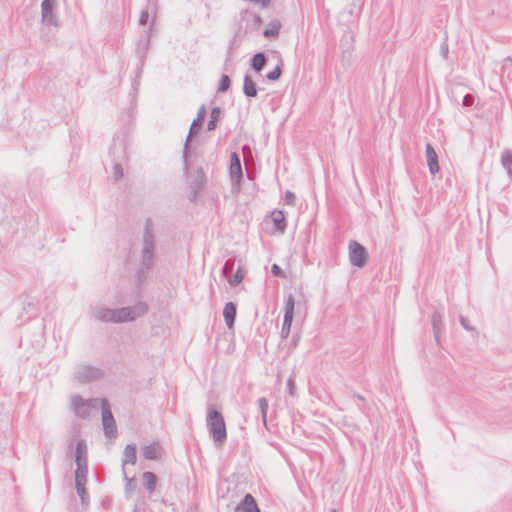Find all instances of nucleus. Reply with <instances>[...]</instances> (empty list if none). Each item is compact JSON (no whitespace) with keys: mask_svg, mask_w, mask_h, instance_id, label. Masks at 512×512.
I'll return each mask as SVG.
<instances>
[{"mask_svg":"<svg viewBox=\"0 0 512 512\" xmlns=\"http://www.w3.org/2000/svg\"><path fill=\"white\" fill-rule=\"evenodd\" d=\"M155 259V235L154 225L151 218H146L141 241L140 264L135 270L134 280L138 287H141L147 280Z\"/></svg>","mask_w":512,"mask_h":512,"instance_id":"obj_1","label":"nucleus"},{"mask_svg":"<svg viewBox=\"0 0 512 512\" xmlns=\"http://www.w3.org/2000/svg\"><path fill=\"white\" fill-rule=\"evenodd\" d=\"M206 425L215 445L222 447L227 440L226 424L222 413L213 405L208 406Z\"/></svg>","mask_w":512,"mask_h":512,"instance_id":"obj_2","label":"nucleus"},{"mask_svg":"<svg viewBox=\"0 0 512 512\" xmlns=\"http://www.w3.org/2000/svg\"><path fill=\"white\" fill-rule=\"evenodd\" d=\"M206 113H207L206 106L203 104L198 109L197 116L192 121V123L190 125L189 132L186 137V140H185V143L183 146V150H182L183 166H184V169H186V170L189 168V157L191 154V146H190L191 138L193 136L197 135L200 132V130L202 129L204 121H205Z\"/></svg>","mask_w":512,"mask_h":512,"instance_id":"obj_3","label":"nucleus"},{"mask_svg":"<svg viewBox=\"0 0 512 512\" xmlns=\"http://www.w3.org/2000/svg\"><path fill=\"white\" fill-rule=\"evenodd\" d=\"M148 305L144 301L137 302L134 306L113 309L112 323H125L136 320L148 312Z\"/></svg>","mask_w":512,"mask_h":512,"instance_id":"obj_4","label":"nucleus"},{"mask_svg":"<svg viewBox=\"0 0 512 512\" xmlns=\"http://www.w3.org/2000/svg\"><path fill=\"white\" fill-rule=\"evenodd\" d=\"M105 372L100 367L82 363L75 368L73 379L79 384H88L102 379Z\"/></svg>","mask_w":512,"mask_h":512,"instance_id":"obj_5","label":"nucleus"},{"mask_svg":"<svg viewBox=\"0 0 512 512\" xmlns=\"http://www.w3.org/2000/svg\"><path fill=\"white\" fill-rule=\"evenodd\" d=\"M109 155L114 162L113 165V176L115 180H119L123 176V168L120 163V160H126V144L124 140H116L114 139L110 148Z\"/></svg>","mask_w":512,"mask_h":512,"instance_id":"obj_6","label":"nucleus"},{"mask_svg":"<svg viewBox=\"0 0 512 512\" xmlns=\"http://www.w3.org/2000/svg\"><path fill=\"white\" fill-rule=\"evenodd\" d=\"M229 177L231 181V192L237 194L240 192L241 183L243 179V169L241 164L240 155L237 152H232L229 158Z\"/></svg>","mask_w":512,"mask_h":512,"instance_id":"obj_7","label":"nucleus"},{"mask_svg":"<svg viewBox=\"0 0 512 512\" xmlns=\"http://www.w3.org/2000/svg\"><path fill=\"white\" fill-rule=\"evenodd\" d=\"M96 401L97 399H84L80 395H75L70 400V408L77 417L87 419L91 409L95 408Z\"/></svg>","mask_w":512,"mask_h":512,"instance_id":"obj_8","label":"nucleus"},{"mask_svg":"<svg viewBox=\"0 0 512 512\" xmlns=\"http://www.w3.org/2000/svg\"><path fill=\"white\" fill-rule=\"evenodd\" d=\"M261 25L262 18L259 14L248 9L241 11L239 29H243L244 33L258 31Z\"/></svg>","mask_w":512,"mask_h":512,"instance_id":"obj_9","label":"nucleus"},{"mask_svg":"<svg viewBox=\"0 0 512 512\" xmlns=\"http://www.w3.org/2000/svg\"><path fill=\"white\" fill-rule=\"evenodd\" d=\"M368 259L366 248L355 240L349 242V261L351 265L363 268Z\"/></svg>","mask_w":512,"mask_h":512,"instance_id":"obj_10","label":"nucleus"},{"mask_svg":"<svg viewBox=\"0 0 512 512\" xmlns=\"http://www.w3.org/2000/svg\"><path fill=\"white\" fill-rule=\"evenodd\" d=\"M101 410L104 434L108 438H115L117 436L116 422L106 399L101 400Z\"/></svg>","mask_w":512,"mask_h":512,"instance_id":"obj_11","label":"nucleus"},{"mask_svg":"<svg viewBox=\"0 0 512 512\" xmlns=\"http://www.w3.org/2000/svg\"><path fill=\"white\" fill-rule=\"evenodd\" d=\"M56 0H43L41 3V18L43 24L58 27L60 21L55 13Z\"/></svg>","mask_w":512,"mask_h":512,"instance_id":"obj_12","label":"nucleus"},{"mask_svg":"<svg viewBox=\"0 0 512 512\" xmlns=\"http://www.w3.org/2000/svg\"><path fill=\"white\" fill-rule=\"evenodd\" d=\"M152 33V26H150L144 33L143 36L138 41L137 47H136V56L138 58V61L141 62V66H144L145 59L149 50L150 46V38Z\"/></svg>","mask_w":512,"mask_h":512,"instance_id":"obj_13","label":"nucleus"},{"mask_svg":"<svg viewBox=\"0 0 512 512\" xmlns=\"http://www.w3.org/2000/svg\"><path fill=\"white\" fill-rule=\"evenodd\" d=\"M158 12V0H147L145 8L142 10L139 18V25L145 26L148 22L149 16L152 15V23ZM153 27V24H151Z\"/></svg>","mask_w":512,"mask_h":512,"instance_id":"obj_14","label":"nucleus"},{"mask_svg":"<svg viewBox=\"0 0 512 512\" xmlns=\"http://www.w3.org/2000/svg\"><path fill=\"white\" fill-rule=\"evenodd\" d=\"M425 154L427 160V166L431 175H436L440 171L438 155L432 146V144L427 143L425 146Z\"/></svg>","mask_w":512,"mask_h":512,"instance_id":"obj_15","label":"nucleus"},{"mask_svg":"<svg viewBox=\"0 0 512 512\" xmlns=\"http://www.w3.org/2000/svg\"><path fill=\"white\" fill-rule=\"evenodd\" d=\"M236 512H261L256 499L247 493L235 507Z\"/></svg>","mask_w":512,"mask_h":512,"instance_id":"obj_16","label":"nucleus"},{"mask_svg":"<svg viewBox=\"0 0 512 512\" xmlns=\"http://www.w3.org/2000/svg\"><path fill=\"white\" fill-rule=\"evenodd\" d=\"M237 316V306L234 302H227L223 308V317L228 329H232L235 325Z\"/></svg>","mask_w":512,"mask_h":512,"instance_id":"obj_17","label":"nucleus"},{"mask_svg":"<svg viewBox=\"0 0 512 512\" xmlns=\"http://www.w3.org/2000/svg\"><path fill=\"white\" fill-rule=\"evenodd\" d=\"M243 94L247 98H255L258 95V87L250 74H245L243 79Z\"/></svg>","mask_w":512,"mask_h":512,"instance_id":"obj_18","label":"nucleus"},{"mask_svg":"<svg viewBox=\"0 0 512 512\" xmlns=\"http://www.w3.org/2000/svg\"><path fill=\"white\" fill-rule=\"evenodd\" d=\"M92 316L103 323H112L113 309L103 306H96L93 309Z\"/></svg>","mask_w":512,"mask_h":512,"instance_id":"obj_19","label":"nucleus"},{"mask_svg":"<svg viewBox=\"0 0 512 512\" xmlns=\"http://www.w3.org/2000/svg\"><path fill=\"white\" fill-rule=\"evenodd\" d=\"M75 464H88L86 440L79 439L75 447Z\"/></svg>","mask_w":512,"mask_h":512,"instance_id":"obj_20","label":"nucleus"},{"mask_svg":"<svg viewBox=\"0 0 512 512\" xmlns=\"http://www.w3.org/2000/svg\"><path fill=\"white\" fill-rule=\"evenodd\" d=\"M268 62V56L265 52H257L250 59V66L256 72L260 73Z\"/></svg>","mask_w":512,"mask_h":512,"instance_id":"obj_21","label":"nucleus"},{"mask_svg":"<svg viewBox=\"0 0 512 512\" xmlns=\"http://www.w3.org/2000/svg\"><path fill=\"white\" fill-rule=\"evenodd\" d=\"M271 217L274 229L280 233H284L287 228V221L284 212L282 210H274Z\"/></svg>","mask_w":512,"mask_h":512,"instance_id":"obj_22","label":"nucleus"},{"mask_svg":"<svg viewBox=\"0 0 512 512\" xmlns=\"http://www.w3.org/2000/svg\"><path fill=\"white\" fill-rule=\"evenodd\" d=\"M137 461V448L135 444H127L123 451L122 468L127 464L134 465Z\"/></svg>","mask_w":512,"mask_h":512,"instance_id":"obj_23","label":"nucleus"},{"mask_svg":"<svg viewBox=\"0 0 512 512\" xmlns=\"http://www.w3.org/2000/svg\"><path fill=\"white\" fill-rule=\"evenodd\" d=\"M443 317H444V308L443 307L435 309L431 316L432 328H433L434 336L436 339L438 338V335L440 333V330H441V327L443 324Z\"/></svg>","mask_w":512,"mask_h":512,"instance_id":"obj_24","label":"nucleus"},{"mask_svg":"<svg viewBox=\"0 0 512 512\" xmlns=\"http://www.w3.org/2000/svg\"><path fill=\"white\" fill-rule=\"evenodd\" d=\"M282 24L279 19L271 20L266 28L263 30L262 34L265 38L271 39L278 37Z\"/></svg>","mask_w":512,"mask_h":512,"instance_id":"obj_25","label":"nucleus"},{"mask_svg":"<svg viewBox=\"0 0 512 512\" xmlns=\"http://www.w3.org/2000/svg\"><path fill=\"white\" fill-rule=\"evenodd\" d=\"M273 53L277 56L278 63L272 71H270L266 74L265 77L269 81H277L280 79V77L282 75L283 60L281 58V55L276 50L273 51Z\"/></svg>","mask_w":512,"mask_h":512,"instance_id":"obj_26","label":"nucleus"},{"mask_svg":"<svg viewBox=\"0 0 512 512\" xmlns=\"http://www.w3.org/2000/svg\"><path fill=\"white\" fill-rule=\"evenodd\" d=\"M222 114V109L219 106H215L210 111L209 120L207 122V131H213L217 128V123Z\"/></svg>","mask_w":512,"mask_h":512,"instance_id":"obj_27","label":"nucleus"},{"mask_svg":"<svg viewBox=\"0 0 512 512\" xmlns=\"http://www.w3.org/2000/svg\"><path fill=\"white\" fill-rule=\"evenodd\" d=\"M205 183H206L205 173L202 168H199L197 170L196 176L191 184L192 190H194L195 193H198L204 187Z\"/></svg>","mask_w":512,"mask_h":512,"instance_id":"obj_28","label":"nucleus"},{"mask_svg":"<svg viewBox=\"0 0 512 512\" xmlns=\"http://www.w3.org/2000/svg\"><path fill=\"white\" fill-rule=\"evenodd\" d=\"M142 478H143L144 487L149 492H153L156 488V483H157V477H156L155 473L146 471L143 473Z\"/></svg>","mask_w":512,"mask_h":512,"instance_id":"obj_29","label":"nucleus"},{"mask_svg":"<svg viewBox=\"0 0 512 512\" xmlns=\"http://www.w3.org/2000/svg\"><path fill=\"white\" fill-rule=\"evenodd\" d=\"M501 163L503 168L507 171L508 175L512 179V151L505 150L502 153Z\"/></svg>","mask_w":512,"mask_h":512,"instance_id":"obj_30","label":"nucleus"},{"mask_svg":"<svg viewBox=\"0 0 512 512\" xmlns=\"http://www.w3.org/2000/svg\"><path fill=\"white\" fill-rule=\"evenodd\" d=\"M142 455L147 460H157L160 458V454L156 449V444L146 445L142 450Z\"/></svg>","mask_w":512,"mask_h":512,"instance_id":"obj_31","label":"nucleus"},{"mask_svg":"<svg viewBox=\"0 0 512 512\" xmlns=\"http://www.w3.org/2000/svg\"><path fill=\"white\" fill-rule=\"evenodd\" d=\"M295 299L292 294H289L285 300L284 316L288 318H294Z\"/></svg>","mask_w":512,"mask_h":512,"instance_id":"obj_32","label":"nucleus"},{"mask_svg":"<svg viewBox=\"0 0 512 512\" xmlns=\"http://www.w3.org/2000/svg\"><path fill=\"white\" fill-rule=\"evenodd\" d=\"M257 402L261 413L262 423L267 428V412L269 408L268 400L265 397H260Z\"/></svg>","mask_w":512,"mask_h":512,"instance_id":"obj_33","label":"nucleus"},{"mask_svg":"<svg viewBox=\"0 0 512 512\" xmlns=\"http://www.w3.org/2000/svg\"><path fill=\"white\" fill-rule=\"evenodd\" d=\"M293 319L294 318L283 317L282 328L280 331V337L282 340L287 339L289 337Z\"/></svg>","mask_w":512,"mask_h":512,"instance_id":"obj_34","label":"nucleus"},{"mask_svg":"<svg viewBox=\"0 0 512 512\" xmlns=\"http://www.w3.org/2000/svg\"><path fill=\"white\" fill-rule=\"evenodd\" d=\"M475 102H476V96L472 92H468L462 96L461 105L464 108L472 109L473 107L476 106Z\"/></svg>","mask_w":512,"mask_h":512,"instance_id":"obj_35","label":"nucleus"},{"mask_svg":"<svg viewBox=\"0 0 512 512\" xmlns=\"http://www.w3.org/2000/svg\"><path fill=\"white\" fill-rule=\"evenodd\" d=\"M244 273L245 272L243 268L241 266H238L236 273L233 274L231 278H228L229 285L232 287H236L237 285H239L244 278Z\"/></svg>","mask_w":512,"mask_h":512,"instance_id":"obj_36","label":"nucleus"},{"mask_svg":"<svg viewBox=\"0 0 512 512\" xmlns=\"http://www.w3.org/2000/svg\"><path fill=\"white\" fill-rule=\"evenodd\" d=\"M231 85L230 77L227 74H222L220 77L219 85L217 88L218 93H225L228 91Z\"/></svg>","mask_w":512,"mask_h":512,"instance_id":"obj_37","label":"nucleus"},{"mask_svg":"<svg viewBox=\"0 0 512 512\" xmlns=\"http://www.w3.org/2000/svg\"><path fill=\"white\" fill-rule=\"evenodd\" d=\"M122 474H123V478L125 480V491L129 492V491L134 490L137 486L136 478L134 476L128 477V475L125 471V468H122Z\"/></svg>","mask_w":512,"mask_h":512,"instance_id":"obj_38","label":"nucleus"},{"mask_svg":"<svg viewBox=\"0 0 512 512\" xmlns=\"http://www.w3.org/2000/svg\"><path fill=\"white\" fill-rule=\"evenodd\" d=\"M76 492L80 497L81 504L87 506L89 504V496L85 486H75Z\"/></svg>","mask_w":512,"mask_h":512,"instance_id":"obj_39","label":"nucleus"},{"mask_svg":"<svg viewBox=\"0 0 512 512\" xmlns=\"http://www.w3.org/2000/svg\"><path fill=\"white\" fill-rule=\"evenodd\" d=\"M235 263L232 260H227L222 267V274L228 280L232 277Z\"/></svg>","mask_w":512,"mask_h":512,"instance_id":"obj_40","label":"nucleus"},{"mask_svg":"<svg viewBox=\"0 0 512 512\" xmlns=\"http://www.w3.org/2000/svg\"><path fill=\"white\" fill-rule=\"evenodd\" d=\"M502 73H507V77H512V58H506L502 64Z\"/></svg>","mask_w":512,"mask_h":512,"instance_id":"obj_41","label":"nucleus"},{"mask_svg":"<svg viewBox=\"0 0 512 512\" xmlns=\"http://www.w3.org/2000/svg\"><path fill=\"white\" fill-rule=\"evenodd\" d=\"M295 200H296L295 194L292 191L287 190L284 195V203L286 205H294Z\"/></svg>","mask_w":512,"mask_h":512,"instance_id":"obj_42","label":"nucleus"},{"mask_svg":"<svg viewBox=\"0 0 512 512\" xmlns=\"http://www.w3.org/2000/svg\"><path fill=\"white\" fill-rule=\"evenodd\" d=\"M271 273H272V275H274L276 277H280V278L286 277L285 272L278 264H273L271 266Z\"/></svg>","mask_w":512,"mask_h":512,"instance_id":"obj_43","label":"nucleus"},{"mask_svg":"<svg viewBox=\"0 0 512 512\" xmlns=\"http://www.w3.org/2000/svg\"><path fill=\"white\" fill-rule=\"evenodd\" d=\"M459 321H460L461 326L465 330H467V331H474L475 330V328L473 326H471L469 319L466 318L465 316L460 315L459 316Z\"/></svg>","mask_w":512,"mask_h":512,"instance_id":"obj_44","label":"nucleus"},{"mask_svg":"<svg viewBox=\"0 0 512 512\" xmlns=\"http://www.w3.org/2000/svg\"><path fill=\"white\" fill-rule=\"evenodd\" d=\"M75 475H88V464H76Z\"/></svg>","mask_w":512,"mask_h":512,"instance_id":"obj_45","label":"nucleus"},{"mask_svg":"<svg viewBox=\"0 0 512 512\" xmlns=\"http://www.w3.org/2000/svg\"><path fill=\"white\" fill-rule=\"evenodd\" d=\"M87 482V475H75V486H85Z\"/></svg>","mask_w":512,"mask_h":512,"instance_id":"obj_46","label":"nucleus"},{"mask_svg":"<svg viewBox=\"0 0 512 512\" xmlns=\"http://www.w3.org/2000/svg\"><path fill=\"white\" fill-rule=\"evenodd\" d=\"M440 53H441V55L443 56L444 59L448 58L449 48H448V44L446 43V41H444L441 44V46H440Z\"/></svg>","mask_w":512,"mask_h":512,"instance_id":"obj_47","label":"nucleus"},{"mask_svg":"<svg viewBox=\"0 0 512 512\" xmlns=\"http://www.w3.org/2000/svg\"><path fill=\"white\" fill-rule=\"evenodd\" d=\"M301 339V334L300 333H294L293 336H292V339H291V343H290V346L293 347V348H296L299 344V341Z\"/></svg>","mask_w":512,"mask_h":512,"instance_id":"obj_48","label":"nucleus"},{"mask_svg":"<svg viewBox=\"0 0 512 512\" xmlns=\"http://www.w3.org/2000/svg\"><path fill=\"white\" fill-rule=\"evenodd\" d=\"M287 389H288V393L293 396L294 395V391H295V382L293 380V378H289L287 380Z\"/></svg>","mask_w":512,"mask_h":512,"instance_id":"obj_49","label":"nucleus"},{"mask_svg":"<svg viewBox=\"0 0 512 512\" xmlns=\"http://www.w3.org/2000/svg\"><path fill=\"white\" fill-rule=\"evenodd\" d=\"M140 85V81L139 79H134V81L132 82V90H133V93L130 94V96L132 97V100L134 101L135 99V94L136 92L138 91V87Z\"/></svg>","mask_w":512,"mask_h":512,"instance_id":"obj_50","label":"nucleus"},{"mask_svg":"<svg viewBox=\"0 0 512 512\" xmlns=\"http://www.w3.org/2000/svg\"><path fill=\"white\" fill-rule=\"evenodd\" d=\"M142 69H143V66H141V62L139 61L138 62V65L136 67V70H135V74H136V79H139L141 77V74H142Z\"/></svg>","mask_w":512,"mask_h":512,"instance_id":"obj_51","label":"nucleus"},{"mask_svg":"<svg viewBox=\"0 0 512 512\" xmlns=\"http://www.w3.org/2000/svg\"><path fill=\"white\" fill-rule=\"evenodd\" d=\"M111 504H112V500L110 498H108V497L102 500V506L105 509H109Z\"/></svg>","mask_w":512,"mask_h":512,"instance_id":"obj_52","label":"nucleus"},{"mask_svg":"<svg viewBox=\"0 0 512 512\" xmlns=\"http://www.w3.org/2000/svg\"><path fill=\"white\" fill-rule=\"evenodd\" d=\"M256 3H260L262 8H267L270 5L271 0H258Z\"/></svg>","mask_w":512,"mask_h":512,"instance_id":"obj_53","label":"nucleus"},{"mask_svg":"<svg viewBox=\"0 0 512 512\" xmlns=\"http://www.w3.org/2000/svg\"><path fill=\"white\" fill-rule=\"evenodd\" d=\"M353 397L357 398L358 400H360L361 402H363L364 404L366 403V399L364 398V396H362L361 394H358V393H354L353 394Z\"/></svg>","mask_w":512,"mask_h":512,"instance_id":"obj_54","label":"nucleus"},{"mask_svg":"<svg viewBox=\"0 0 512 512\" xmlns=\"http://www.w3.org/2000/svg\"><path fill=\"white\" fill-rule=\"evenodd\" d=\"M235 40H236V35H234V37L230 41L228 52H230L233 49Z\"/></svg>","mask_w":512,"mask_h":512,"instance_id":"obj_55","label":"nucleus"},{"mask_svg":"<svg viewBox=\"0 0 512 512\" xmlns=\"http://www.w3.org/2000/svg\"><path fill=\"white\" fill-rule=\"evenodd\" d=\"M197 195H198V193H195V191H194V190H192V193H191V195H190V197H189V200H190L191 202L195 201V199L197 198Z\"/></svg>","mask_w":512,"mask_h":512,"instance_id":"obj_56","label":"nucleus"},{"mask_svg":"<svg viewBox=\"0 0 512 512\" xmlns=\"http://www.w3.org/2000/svg\"><path fill=\"white\" fill-rule=\"evenodd\" d=\"M452 97L456 103H460L459 99L457 98V91H452Z\"/></svg>","mask_w":512,"mask_h":512,"instance_id":"obj_57","label":"nucleus"},{"mask_svg":"<svg viewBox=\"0 0 512 512\" xmlns=\"http://www.w3.org/2000/svg\"><path fill=\"white\" fill-rule=\"evenodd\" d=\"M6 216L7 215L5 209L0 210V220H3Z\"/></svg>","mask_w":512,"mask_h":512,"instance_id":"obj_58","label":"nucleus"},{"mask_svg":"<svg viewBox=\"0 0 512 512\" xmlns=\"http://www.w3.org/2000/svg\"><path fill=\"white\" fill-rule=\"evenodd\" d=\"M50 456V452L49 451H46V453L43 455V458H44V465L46 466V463H47V458Z\"/></svg>","mask_w":512,"mask_h":512,"instance_id":"obj_59","label":"nucleus"},{"mask_svg":"<svg viewBox=\"0 0 512 512\" xmlns=\"http://www.w3.org/2000/svg\"><path fill=\"white\" fill-rule=\"evenodd\" d=\"M27 305L30 307V306H33V303L32 302H28Z\"/></svg>","mask_w":512,"mask_h":512,"instance_id":"obj_60","label":"nucleus"},{"mask_svg":"<svg viewBox=\"0 0 512 512\" xmlns=\"http://www.w3.org/2000/svg\"><path fill=\"white\" fill-rule=\"evenodd\" d=\"M132 512H138L137 507L135 506Z\"/></svg>","mask_w":512,"mask_h":512,"instance_id":"obj_61","label":"nucleus"},{"mask_svg":"<svg viewBox=\"0 0 512 512\" xmlns=\"http://www.w3.org/2000/svg\"><path fill=\"white\" fill-rule=\"evenodd\" d=\"M331 512H337L336 509H332Z\"/></svg>","mask_w":512,"mask_h":512,"instance_id":"obj_62","label":"nucleus"}]
</instances>
